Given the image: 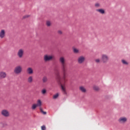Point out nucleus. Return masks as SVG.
I'll list each match as a JSON object with an SVG mask.
<instances>
[{
    "instance_id": "f257e3e1",
    "label": "nucleus",
    "mask_w": 130,
    "mask_h": 130,
    "mask_svg": "<svg viewBox=\"0 0 130 130\" xmlns=\"http://www.w3.org/2000/svg\"><path fill=\"white\" fill-rule=\"evenodd\" d=\"M56 79L59 84V85H60L61 87V89L64 95H67V90H66V87H65V85H62V84H61V77H60V75H59V73L57 72L56 73Z\"/></svg>"
},
{
    "instance_id": "f03ea898",
    "label": "nucleus",
    "mask_w": 130,
    "mask_h": 130,
    "mask_svg": "<svg viewBox=\"0 0 130 130\" xmlns=\"http://www.w3.org/2000/svg\"><path fill=\"white\" fill-rule=\"evenodd\" d=\"M59 61L62 64V70L63 71V81L66 83V62H64V58L61 57L59 59Z\"/></svg>"
},
{
    "instance_id": "7ed1b4c3",
    "label": "nucleus",
    "mask_w": 130,
    "mask_h": 130,
    "mask_svg": "<svg viewBox=\"0 0 130 130\" xmlns=\"http://www.w3.org/2000/svg\"><path fill=\"white\" fill-rule=\"evenodd\" d=\"M101 60L104 63H106L109 60V57L107 55L103 54L102 55Z\"/></svg>"
},
{
    "instance_id": "20e7f679",
    "label": "nucleus",
    "mask_w": 130,
    "mask_h": 130,
    "mask_svg": "<svg viewBox=\"0 0 130 130\" xmlns=\"http://www.w3.org/2000/svg\"><path fill=\"white\" fill-rule=\"evenodd\" d=\"M1 114L3 116H5V117H8V116H10V113L7 110H3L1 111Z\"/></svg>"
},
{
    "instance_id": "39448f33",
    "label": "nucleus",
    "mask_w": 130,
    "mask_h": 130,
    "mask_svg": "<svg viewBox=\"0 0 130 130\" xmlns=\"http://www.w3.org/2000/svg\"><path fill=\"white\" fill-rule=\"evenodd\" d=\"M22 72V67L21 66H17L14 70V73L15 74H20Z\"/></svg>"
},
{
    "instance_id": "423d86ee",
    "label": "nucleus",
    "mask_w": 130,
    "mask_h": 130,
    "mask_svg": "<svg viewBox=\"0 0 130 130\" xmlns=\"http://www.w3.org/2000/svg\"><path fill=\"white\" fill-rule=\"evenodd\" d=\"M53 58V57L52 56L48 55H46L44 56V60L45 61H49V60H51Z\"/></svg>"
},
{
    "instance_id": "0eeeda50",
    "label": "nucleus",
    "mask_w": 130,
    "mask_h": 130,
    "mask_svg": "<svg viewBox=\"0 0 130 130\" xmlns=\"http://www.w3.org/2000/svg\"><path fill=\"white\" fill-rule=\"evenodd\" d=\"M85 61V57L80 56L78 58V63H83Z\"/></svg>"
},
{
    "instance_id": "6e6552de",
    "label": "nucleus",
    "mask_w": 130,
    "mask_h": 130,
    "mask_svg": "<svg viewBox=\"0 0 130 130\" xmlns=\"http://www.w3.org/2000/svg\"><path fill=\"white\" fill-rule=\"evenodd\" d=\"M127 120L126 118L125 117H122V118H120L118 119V121L119 122H120V123H124V122H125Z\"/></svg>"
},
{
    "instance_id": "1a4fd4ad",
    "label": "nucleus",
    "mask_w": 130,
    "mask_h": 130,
    "mask_svg": "<svg viewBox=\"0 0 130 130\" xmlns=\"http://www.w3.org/2000/svg\"><path fill=\"white\" fill-rule=\"evenodd\" d=\"M7 77V74L4 72H0V79H5Z\"/></svg>"
},
{
    "instance_id": "9d476101",
    "label": "nucleus",
    "mask_w": 130,
    "mask_h": 130,
    "mask_svg": "<svg viewBox=\"0 0 130 130\" xmlns=\"http://www.w3.org/2000/svg\"><path fill=\"white\" fill-rule=\"evenodd\" d=\"M24 54V51H23V50L22 49H20L18 51V56H19V57L21 58L22 57V56H23V54Z\"/></svg>"
},
{
    "instance_id": "9b49d317",
    "label": "nucleus",
    "mask_w": 130,
    "mask_h": 130,
    "mask_svg": "<svg viewBox=\"0 0 130 130\" xmlns=\"http://www.w3.org/2000/svg\"><path fill=\"white\" fill-rule=\"evenodd\" d=\"M5 34L6 32L5 31V30L2 29L0 32V38H4V37H5Z\"/></svg>"
},
{
    "instance_id": "f8f14e48",
    "label": "nucleus",
    "mask_w": 130,
    "mask_h": 130,
    "mask_svg": "<svg viewBox=\"0 0 130 130\" xmlns=\"http://www.w3.org/2000/svg\"><path fill=\"white\" fill-rule=\"evenodd\" d=\"M96 12H99L100 14H102L103 15V14H105V10L104 9H96Z\"/></svg>"
},
{
    "instance_id": "ddd939ff",
    "label": "nucleus",
    "mask_w": 130,
    "mask_h": 130,
    "mask_svg": "<svg viewBox=\"0 0 130 130\" xmlns=\"http://www.w3.org/2000/svg\"><path fill=\"white\" fill-rule=\"evenodd\" d=\"M27 73L29 75L33 74V70L32 69V68H28L27 69Z\"/></svg>"
},
{
    "instance_id": "4468645a",
    "label": "nucleus",
    "mask_w": 130,
    "mask_h": 130,
    "mask_svg": "<svg viewBox=\"0 0 130 130\" xmlns=\"http://www.w3.org/2000/svg\"><path fill=\"white\" fill-rule=\"evenodd\" d=\"M79 89H80V91H81V92H82L83 93H85V92H86V88H84V87L80 86Z\"/></svg>"
},
{
    "instance_id": "2eb2a0df",
    "label": "nucleus",
    "mask_w": 130,
    "mask_h": 130,
    "mask_svg": "<svg viewBox=\"0 0 130 130\" xmlns=\"http://www.w3.org/2000/svg\"><path fill=\"white\" fill-rule=\"evenodd\" d=\"M42 104V102H41V100H38L37 104L36 105L40 107V106H41Z\"/></svg>"
},
{
    "instance_id": "dca6fc26",
    "label": "nucleus",
    "mask_w": 130,
    "mask_h": 130,
    "mask_svg": "<svg viewBox=\"0 0 130 130\" xmlns=\"http://www.w3.org/2000/svg\"><path fill=\"white\" fill-rule=\"evenodd\" d=\"M28 83H32L33 82V78H32V76H30L28 79H27Z\"/></svg>"
},
{
    "instance_id": "f3484780",
    "label": "nucleus",
    "mask_w": 130,
    "mask_h": 130,
    "mask_svg": "<svg viewBox=\"0 0 130 130\" xmlns=\"http://www.w3.org/2000/svg\"><path fill=\"white\" fill-rule=\"evenodd\" d=\"M43 83H46L47 82L48 79L46 76H44L42 79Z\"/></svg>"
},
{
    "instance_id": "a211bd4d",
    "label": "nucleus",
    "mask_w": 130,
    "mask_h": 130,
    "mask_svg": "<svg viewBox=\"0 0 130 130\" xmlns=\"http://www.w3.org/2000/svg\"><path fill=\"white\" fill-rule=\"evenodd\" d=\"M40 112H41V113H43V114H44V115H46L47 113L46 112H44V110L42 109V108H40Z\"/></svg>"
},
{
    "instance_id": "6ab92c4d",
    "label": "nucleus",
    "mask_w": 130,
    "mask_h": 130,
    "mask_svg": "<svg viewBox=\"0 0 130 130\" xmlns=\"http://www.w3.org/2000/svg\"><path fill=\"white\" fill-rule=\"evenodd\" d=\"M121 61L123 64H126V65L128 64V63L126 61H125V60L122 59Z\"/></svg>"
},
{
    "instance_id": "aec40b11",
    "label": "nucleus",
    "mask_w": 130,
    "mask_h": 130,
    "mask_svg": "<svg viewBox=\"0 0 130 130\" xmlns=\"http://www.w3.org/2000/svg\"><path fill=\"white\" fill-rule=\"evenodd\" d=\"M93 90H94L95 91H99V87H98V86H94Z\"/></svg>"
},
{
    "instance_id": "412c9836",
    "label": "nucleus",
    "mask_w": 130,
    "mask_h": 130,
    "mask_svg": "<svg viewBox=\"0 0 130 130\" xmlns=\"http://www.w3.org/2000/svg\"><path fill=\"white\" fill-rule=\"evenodd\" d=\"M38 107V106H37L36 104H34L32 106V109L34 110V109H36V108Z\"/></svg>"
},
{
    "instance_id": "4be33fe9",
    "label": "nucleus",
    "mask_w": 130,
    "mask_h": 130,
    "mask_svg": "<svg viewBox=\"0 0 130 130\" xmlns=\"http://www.w3.org/2000/svg\"><path fill=\"white\" fill-rule=\"evenodd\" d=\"M59 94L58 93H56V94L53 95V99H56L57 98V97H58Z\"/></svg>"
},
{
    "instance_id": "5701e85b",
    "label": "nucleus",
    "mask_w": 130,
    "mask_h": 130,
    "mask_svg": "<svg viewBox=\"0 0 130 130\" xmlns=\"http://www.w3.org/2000/svg\"><path fill=\"white\" fill-rule=\"evenodd\" d=\"M73 51H74V53H78V52H79V50H78L76 48H74L73 49Z\"/></svg>"
},
{
    "instance_id": "b1692460",
    "label": "nucleus",
    "mask_w": 130,
    "mask_h": 130,
    "mask_svg": "<svg viewBox=\"0 0 130 130\" xmlns=\"http://www.w3.org/2000/svg\"><path fill=\"white\" fill-rule=\"evenodd\" d=\"M94 6L95 7V8H100V4H99V3H96V4L94 5Z\"/></svg>"
},
{
    "instance_id": "393cba45",
    "label": "nucleus",
    "mask_w": 130,
    "mask_h": 130,
    "mask_svg": "<svg viewBox=\"0 0 130 130\" xmlns=\"http://www.w3.org/2000/svg\"><path fill=\"white\" fill-rule=\"evenodd\" d=\"M42 94H46V90L45 89H44L42 90Z\"/></svg>"
},
{
    "instance_id": "a878e982",
    "label": "nucleus",
    "mask_w": 130,
    "mask_h": 130,
    "mask_svg": "<svg viewBox=\"0 0 130 130\" xmlns=\"http://www.w3.org/2000/svg\"><path fill=\"white\" fill-rule=\"evenodd\" d=\"M41 129L42 130H46V127H45V125L42 126Z\"/></svg>"
},
{
    "instance_id": "bb28decb",
    "label": "nucleus",
    "mask_w": 130,
    "mask_h": 130,
    "mask_svg": "<svg viewBox=\"0 0 130 130\" xmlns=\"http://www.w3.org/2000/svg\"><path fill=\"white\" fill-rule=\"evenodd\" d=\"M46 25L48 26V27H49V26L51 25L50 21H47Z\"/></svg>"
},
{
    "instance_id": "cd10ccee",
    "label": "nucleus",
    "mask_w": 130,
    "mask_h": 130,
    "mask_svg": "<svg viewBox=\"0 0 130 130\" xmlns=\"http://www.w3.org/2000/svg\"><path fill=\"white\" fill-rule=\"evenodd\" d=\"M29 15H25L23 17V19H26V18H29Z\"/></svg>"
},
{
    "instance_id": "c85d7f7f",
    "label": "nucleus",
    "mask_w": 130,
    "mask_h": 130,
    "mask_svg": "<svg viewBox=\"0 0 130 130\" xmlns=\"http://www.w3.org/2000/svg\"><path fill=\"white\" fill-rule=\"evenodd\" d=\"M95 62H96L97 63L100 62V59H95Z\"/></svg>"
},
{
    "instance_id": "c756f323",
    "label": "nucleus",
    "mask_w": 130,
    "mask_h": 130,
    "mask_svg": "<svg viewBox=\"0 0 130 130\" xmlns=\"http://www.w3.org/2000/svg\"><path fill=\"white\" fill-rule=\"evenodd\" d=\"M58 34H62V32L60 30L58 31Z\"/></svg>"
}]
</instances>
